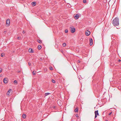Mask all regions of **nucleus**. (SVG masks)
Listing matches in <instances>:
<instances>
[{"label":"nucleus","mask_w":121,"mask_h":121,"mask_svg":"<svg viewBox=\"0 0 121 121\" xmlns=\"http://www.w3.org/2000/svg\"><path fill=\"white\" fill-rule=\"evenodd\" d=\"M112 24L115 26H118L119 25V19L117 17H116L112 21Z\"/></svg>","instance_id":"1"},{"label":"nucleus","mask_w":121,"mask_h":121,"mask_svg":"<svg viewBox=\"0 0 121 121\" xmlns=\"http://www.w3.org/2000/svg\"><path fill=\"white\" fill-rule=\"evenodd\" d=\"M70 30L72 33H73L75 31V28L73 26H71L70 27Z\"/></svg>","instance_id":"2"},{"label":"nucleus","mask_w":121,"mask_h":121,"mask_svg":"<svg viewBox=\"0 0 121 121\" xmlns=\"http://www.w3.org/2000/svg\"><path fill=\"white\" fill-rule=\"evenodd\" d=\"M6 24L8 25L7 26H9L10 23V20L9 19H7L6 21Z\"/></svg>","instance_id":"3"},{"label":"nucleus","mask_w":121,"mask_h":121,"mask_svg":"<svg viewBox=\"0 0 121 121\" xmlns=\"http://www.w3.org/2000/svg\"><path fill=\"white\" fill-rule=\"evenodd\" d=\"M7 79V78H4L3 80V82L5 83H6L8 82Z\"/></svg>","instance_id":"4"},{"label":"nucleus","mask_w":121,"mask_h":121,"mask_svg":"<svg viewBox=\"0 0 121 121\" xmlns=\"http://www.w3.org/2000/svg\"><path fill=\"white\" fill-rule=\"evenodd\" d=\"M57 103L58 105L59 106H60L61 105V102L60 100H58L57 101Z\"/></svg>","instance_id":"5"},{"label":"nucleus","mask_w":121,"mask_h":121,"mask_svg":"<svg viewBox=\"0 0 121 121\" xmlns=\"http://www.w3.org/2000/svg\"><path fill=\"white\" fill-rule=\"evenodd\" d=\"M90 34V32L88 31H87L85 33L86 35V36H88Z\"/></svg>","instance_id":"6"},{"label":"nucleus","mask_w":121,"mask_h":121,"mask_svg":"<svg viewBox=\"0 0 121 121\" xmlns=\"http://www.w3.org/2000/svg\"><path fill=\"white\" fill-rule=\"evenodd\" d=\"M90 45H92L93 44V40L91 39H90Z\"/></svg>","instance_id":"7"},{"label":"nucleus","mask_w":121,"mask_h":121,"mask_svg":"<svg viewBox=\"0 0 121 121\" xmlns=\"http://www.w3.org/2000/svg\"><path fill=\"white\" fill-rule=\"evenodd\" d=\"M31 4L32 6H35L36 4V3L35 2H32Z\"/></svg>","instance_id":"8"},{"label":"nucleus","mask_w":121,"mask_h":121,"mask_svg":"<svg viewBox=\"0 0 121 121\" xmlns=\"http://www.w3.org/2000/svg\"><path fill=\"white\" fill-rule=\"evenodd\" d=\"M79 15L78 14H77L75 16V19H77L79 17Z\"/></svg>","instance_id":"9"},{"label":"nucleus","mask_w":121,"mask_h":121,"mask_svg":"<svg viewBox=\"0 0 121 121\" xmlns=\"http://www.w3.org/2000/svg\"><path fill=\"white\" fill-rule=\"evenodd\" d=\"M29 52H30L31 53H32L33 52V50L31 48H29Z\"/></svg>","instance_id":"10"},{"label":"nucleus","mask_w":121,"mask_h":121,"mask_svg":"<svg viewBox=\"0 0 121 121\" xmlns=\"http://www.w3.org/2000/svg\"><path fill=\"white\" fill-rule=\"evenodd\" d=\"M95 115H96H96H99V113H98V110H97V111H95Z\"/></svg>","instance_id":"11"},{"label":"nucleus","mask_w":121,"mask_h":121,"mask_svg":"<svg viewBox=\"0 0 121 121\" xmlns=\"http://www.w3.org/2000/svg\"><path fill=\"white\" fill-rule=\"evenodd\" d=\"M42 47L41 45H39L38 47V48L39 50H40L41 48Z\"/></svg>","instance_id":"12"},{"label":"nucleus","mask_w":121,"mask_h":121,"mask_svg":"<svg viewBox=\"0 0 121 121\" xmlns=\"http://www.w3.org/2000/svg\"><path fill=\"white\" fill-rule=\"evenodd\" d=\"M22 117H23V118H25L26 117V115L25 114H23L22 115Z\"/></svg>","instance_id":"13"},{"label":"nucleus","mask_w":121,"mask_h":121,"mask_svg":"<svg viewBox=\"0 0 121 121\" xmlns=\"http://www.w3.org/2000/svg\"><path fill=\"white\" fill-rule=\"evenodd\" d=\"M36 71H33L32 72L33 75H35L36 74Z\"/></svg>","instance_id":"14"},{"label":"nucleus","mask_w":121,"mask_h":121,"mask_svg":"<svg viewBox=\"0 0 121 121\" xmlns=\"http://www.w3.org/2000/svg\"><path fill=\"white\" fill-rule=\"evenodd\" d=\"M78 110V108H76L75 110V112H77Z\"/></svg>","instance_id":"15"},{"label":"nucleus","mask_w":121,"mask_h":121,"mask_svg":"<svg viewBox=\"0 0 121 121\" xmlns=\"http://www.w3.org/2000/svg\"><path fill=\"white\" fill-rule=\"evenodd\" d=\"M50 94V93H45V96H47Z\"/></svg>","instance_id":"16"},{"label":"nucleus","mask_w":121,"mask_h":121,"mask_svg":"<svg viewBox=\"0 0 121 121\" xmlns=\"http://www.w3.org/2000/svg\"><path fill=\"white\" fill-rule=\"evenodd\" d=\"M66 44L65 43H64L63 44V46L64 47H65L66 46Z\"/></svg>","instance_id":"17"},{"label":"nucleus","mask_w":121,"mask_h":121,"mask_svg":"<svg viewBox=\"0 0 121 121\" xmlns=\"http://www.w3.org/2000/svg\"><path fill=\"white\" fill-rule=\"evenodd\" d=\"M38 42L39 43H42V42L41 41L39 40H38Z\"/></svg>","instance_id":"18"},{"label":"nucleus","mask_w":121,"mask_h":121,"mask_svg":"<svg viewBox=\"0 0 121 121\" xmlns=\"http://www.w3.org/2000/svg\"><path fill=\"white\" fill-rule=\"evenodd\" d=\"M52 82L54 83H55V81L54 80V79H52Z\"/></svg>","instance_id":"19"},{"label":"nucleus","mask_w":121,"mask_h":121,"mask_svg":"<svg viewBox=\"0 0 121 121\" xmlns=\"http://www.w3.org/2000/svg\"><path fill=\"white\" fill-rule=\"evenodd\" d=\"M4 54L3 53H2V54H1V57H3V56H4Z\"/></svg>","instance_id":"20"},{"label":"nucleus","mask_w":121,"mask_h":121,"mask_svg":"<svg viewBox=\"0 0 121 121\" xmlns=\"http://www.w3.org/2000/svg\"><path fill=\"white\" fill-rule=\"evenodd\" d=\"M14 83L15 84V83H16L17 84V81L16 80H14Z\"/></svg>","instance_id":"21"},{"label":"nucleus","mask_w":121,"mask_h":121,"mask_svg":"<svg viewBox=\"0 0 121 121\" xmlns=\"http://www.w3.org/2000/svg\"><path fill=\"white\" fill-rule=\"evenodd\" d=\"M12 90L10 89L8 91V92L9 93H10V92H12Z\"/></svg>","instance_id":"22"},{"label":"nucleus","mask_w":121,"mask_h":121,"mask_svg":"<svg viewBox=\"0 0 121 121\" xmlns=\"http://www.w3.org/2000/svg\"><path fill=\"white\" fill-rule=\"evenodd\" d=\"M21 39V38L20 37H18L17 38V39L19 40H20Z\"/></svg>","instance_id":"23"},{"label":"nucleus","mask_w":121,"mask_h":121,"mask_svg":"<svg viewBox=\"0 0 121 121\" xmlns=\"http://www.w3.org/2000/svg\"><path fill=\"white\" fill-rule=\"evenodd\" d=\"M68 30H65V32L66 33H67L68 32Z\"/></svg>","instance_id":"24"},{"label":"nucleus","mask_w":121,"mask_h":121,"mask_svg":"<svg viewBox=\"0 0 121 121\" xmlns=\"http://www.w3.org/2000/svg\"><path fill=\"white\" fill-rule=\"evenodd\" d=\"M83 1L84 3H86V0H83Z\"/></svg>","instance_id":"25"},{"label":"nucleus","mask_w":121,"mask_h":121,"mask_svg":"<svg viewBox=\"0 0 121 121\" xmlns=\"http://www.w3.org/2000/svg\"><path fill=\"white\" fill-rule=\"evenodd\" d=\"M2 69L1 68H0V73L2 72Z\"/></svg>","instance_id":"26"},{"label":"nucleus","mask_w":121,"mask_h":121,"mask_svg":"<svg viewBox=\"0 0 121 121\" xmlns=\"http://www.w3.org/2000/svg\"><path fill=\"white\" fill-rule=\"evenodd\" d=\"M22 33L23 34H24L25 33V31L24 30H23Z\"/></svg>","instance_id":"27"},{"label":"nucleus","mask_w":121,"mask_h":121,"mask_svg":"<svg viewBox=\"0 0 121 121\" xmlns=\"http://www.w3.org/2000/svg\"><path fill=\"white\" fill-rule=\"evenodd\" d=\"M28 64H29V65L30 66L31 65V63H30V62H29L28 63Z\"/></svg>","instance_id":"28"},{"label":"nucleus","mask_w":121,"mask_h":121,"mask_svg":"<svg viewBox=\"0 0 121 121\" xmlns=\"http://www.w3.org/2000/svg\"><path fill=\"white\" fill-rule=\"evenodd\" d=\"M80 60H78V63H80Z\"/></svg>","instance_id":"29"},{"label":"nucleus","mask_w":121,"mask_h":121,"mask_svg":"<svg viewBox=\"0 0 121 121\" xmlns=\"http://www.w3.org/2000/svg\"><path fill=\"white\" fill-rule=\"evenodd\" d=\"M7 94L8 95H9V93L8 92L7 93Z\"/></svg>","instance_id":"30"},{"label":"nucleus","mask_w":121,"mask_h":121,"mask_svg":"<svg viewBox=\"0 0 121 121\" xmlns=\"http://www.w3.org/2000/svg\"><path fill=\"white\" fill-rule=\"evenodd\" d=\"M97 115H96H96H95V118L97 117Z\"/></svg>","instance_id":"31"},{"label":"nucleus","mask_w":121,"mask_h":121,"mask_svg":"<svg viewBox=\"0 0 121 121\" xmlns=\"http://www.w3.org/2000/svg\"><path fill=\"white\" fill-rule=\"evenodd\" d=\"M76 117H78V114H76Z\"/></svg>","instance_id":"32"},{"label":"nucleus","mask_w":121,"mask_h":121,"mask_svg":"<svg viewBox=\"0 0 121 121\" xmlns=\"http://www.w3.org/2000/svg\"><path fill=\"white\" fill-rule=\"evenodd\" d=\"M112 112H110L109 113V115H110V114H111L112 113Z\"/></svg>","instance_id":"33"},{"label":"nucleus","mask_w":121,"mask_h":121,"mask_svg":"<svg viewBox=\"0 0 121 121\" xmlns=\"http://www.w3.org/2000/svg\"><path fill=\"white\" fill-rule=\"evenodd\" d=\"M121 61V60H119V62L120 61Z\"/></svg>","instance_id":"34"},{"label":"nucleus","mask_w":121,"mask_h":121,"mask_svg":"<svg viewBox=\"0 0 121 121\" xmlns=\"http://www.w3.org/2000/svg\"><path fill=\"white\" fill-rule=\"evenodd\" d=\"M50 69H51V70H52V68H51Z\"/></svg>","instance_id":"35"},{"label":"nucleus","mask_w":121,"mask_h":121,"mask_svg":"<svg viewBox=\"0 0 121 121\" xmlns=\"http://www.w3.org/2000/svg\"><path fill=\"white\" fill-rule=\"evenodd\" d=\"M71 121H72L71 120Z\"/></svg>","instance_id":"36"}]
</instances>
